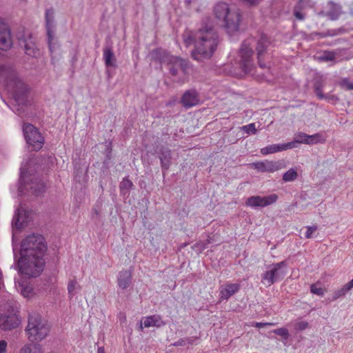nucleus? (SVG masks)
Listing matches in <instances>:
<instances>
[{"label": "nucleus", "mask_w": 353, "mask_h": 353, "mask_svg": "<svg viewBox=\"0 0 353 353\" xmlns=\"http://www.w3.org/2000/svg\"><path fill=\"white\" fill-rule=\"evenodd\" d=\"M330 9L327 12V16L331 20H336L341 14L342 10L340 5L335 3L332 1L329 3Z\"/></svg>", "instance_id": "nucleus-25"}, {"label": "nucleus", "mask_w": 353, "mask_h": 353, "mask_svg": "<svg viewBox=\"0 0 353 353\" xmlns=\"http://www.w3.org/2000/svg\"><path fill=\"white\" fill-rule=\"evenodd\" d=\"M25 52L27 55L37 57L38 54H39V50L35 47V44L33 43H28L26 41L25 46Z\"/></svg>", "instance_id": "nucleus-29"}, {"label": "nucleus", "mask_w": 353, "mask_h": 353, "mask_svg": "<svg viewBox=\"0 0 353 353\" xmlns=\"http://www.w3.org/2000/svg\"><path fill=\"white\" fill-rule=\"evenodd\" d=\"M17 111H18V114H20V112H19V108L17 109Z\"/></svg>", "instance_id": "nucleus-52"}, {"label": "nucleus", "mask_w": 353, "mask_h": 353, "mask_svg": "<svg viewBox=\"0 0 353 353\" xmlns=\"http://www.w3.org/2000/svg\"><path fill=\"white\" fill-rule=\"evenodd\" d=\"M243 3L250 6H254L259 5L263 0H241Z\"/></svg>", "instance_id": "nucleus-42"}, {"label": "nucleus", "mask_w": 353, "mask_h": 353, "mask_svg": "<svg viewBox=\"0 0 353 353\" xmlns=\"http://www.w3.org/2000/svg\"><path fill=\"white\" fill-rule=\"evenodd\" d=\"M12 44L8 25L0 18V50H7Z\"/></svg>", "instance_id": "nucleus-15"}, {"label": "nucleus", "mask_w": 353, "mask_h": 353, "mask_svg": "<svg viewBox=\"0 0 353 353\" xmlns=\"http://www.w3.org/2000/svg\"><path fill=\"white\" fill-rule=\"evenodd\" d=\"M185 245V244H183V245L181 246V248H184Z\"/></svg>", "instance_id": "nucleus-51"}, {"label": "nucleus", "mask_w": 353, "mask_h": 353, "mask_svg": "<svg viewBox=\"0 0 353 353\" xmlns=\"http://www.w3.org/2000/svg\"><path fill=\"white\" fill-rule=\"evenodd\" d=\"M298 173L294 168H290L289 170L285 172L283 175V180L285 182L294 181L296 179Z\"/></svg>", "instance_id": "nucleus-34"}, {"label": "nucleus", "mask_w": 353, "mask_h": 353, "mask_svg": "<svg viewBox=\"0 0 353 353\" xmlns=\"http://www.w3.org/2000/svg\"><path fill=\"white\" fill-rule=\"evenodd\" d=\"M26 143L35 150L43 147L44 138L39 130L31 123H23L22 127Z\"/></svg>", "instance_id": "nucleus-9"}, {"label": "nucleus", "mask_w": 353, "mask_h": 353, "mask_svg": "<svg viewBox=\"0 0 353 353\" xmlns=\"http://www.w3.org/2000/svg\"><path fill=\"white\" fill-rule=\"evenodd\" d=\"M19 353H43V351L39 344L32 343L23 346Z\"/></svg>", "instance_id": "nucleus-28"}, {"label": "nucleus", "mask_w": 353, "mask_h": 353, "mask_svg": "<svg viewBox=\"0 0 353 353\" xmlns=\"http://www.w3.org/2000/svg\"><path fill=\"white\" fill-rule=\"evenodd\" d=\"M183 39L186 46L194 44L192 57L199 61L210 58L219 43L216 32L213 28L207 27L201 28L196 32L186 31L183 34Z\"/></svg>", "instance_id": "nucleus-2"}, {"label": "nucleus", "mask_w": 353, "mask_h": 353, "mask_svg": "<svg viewBox=\"0 0 353 353\" xmlns=\"http://www.w3.org/2000/svg\"><path fill=\"white\" fill-rule=\"evenodd\" d=\"M21 323V319L16 313L0 315V329L10 330L14 329Z\"/></svg>", "instance_id": "nucleus-16"}, {"label": "nucleus", "mask_w": 353, "mask_h": 353, "mask_svg": "<svg viewBox=\"0 0 353 353\" xmlns=\"http://www.w3.org/2000/svg\"><path fill=\"white\" fill-rule=\"evenodd\" d=\"M275 323H262V322H256L255 323V327H258V328H261V327H263L265 326H268V325H274Z\"/></svg>", "instance_id": "nucleus-46"}, {"label": "nucleus", "mask_w": 353, "mask_h": 353, "mask_svg": "<svg viewBox=\"0 0 353 353\" xmlns=\"http://www.w3.org/2000/svg\"><path fill=\"white\" fill-rule=\"evenodd\" d=\"M314 91H315V94H316V96L318 97V98L319 99H323L325 98V97L323 92V90L320 85H315Z\"/></svg>", "instance_id": "nucleus-39"}, {"label": "nucleus", "mask_w": 353, "mask_h": 353, "mask_svg": "<svg viewBox=\"0 0 353 353\" xmlns=\"http://www.w3.org/2000/svg\"><path fill=\"white\" fill-rule=\"evenodd\" d=\"M306 139H307V144H309V145L316 144V143H323L325 141V139L319 133H316L312 135H309V134H306Z\"/></svg>", "instance_id": "nucleus-30"}, {"label": "nucleus", "mask_w": 353, "mask_h": 353, "mask_svg": "<svg viewBox=\"0 0 353 353\" xmlns=\"http://www.w3.org/2000/svg\"><path fill=\"white\" fill-rule=\"evenodd\" d=\"M241 130L245 133L248 134H255L256 133V129L254 123H249L242 126Z\"/></svg>", "instance_id": "nucleus-35"}, {"label": "nucleus", "mask_w": 353, "mask_h": 353, "mask_svg": "<svg viewBox=\"0 0 353 353\" xmlns=\"http://www.w3.org/2000/svg\"><path fill=\"white\" fill-rule=\"evenodd\" d=\"M311 6L310 0H299L294 9V15L298 20L302 21L305 19V14L301 10L306 7Z\"/></svg>", "instance_id": "nucleus-24"}, {"label": "nucleus", "mask_w": 353, "mask_h": 353, "mask_svg": "<svg viewBox=\"0 0 353 353\" xmlns=\"http://www.w3.org/2000/svg\"><path fill=\"white\" fill-rule=\"evenodd\" d=\"M32 219V211L25 210L21 205L17 209L15 214L12 220V224L14 227L19 230L28 224Z\"/></svg>", "instance_id": "nucleus-14"}, {"label": "nucleus", "mask_w": 353, "mask_h": 353, "mask_svg": "<svg viewBox=\"0 0 353 353\" xmlns=\"http://www.w3.org/2000/svg\"><path fill=\"white\" fill-rule=\"evenodd\" d=\"M318 283H316L315 284H312L310 285V292H311V293H312L314 294H316L318 296H323L325 294V290L322 288L318 287L317 286Z\"/></svg>", "instance_id": "nucleus-36"}, {"label": "nucleus", "mask_w": 353, "mask_h": 353, "mask_svg": "<svg viewBox=\"0 0 353 353\" xmlns=\"http://www.w3.org/2000/svg\"><path fill=\"white\" fill-rule=\"evenodd\" d=\"M213 12L215 18L223 23L228 35H234L239 31L241 14L239 9H232L228 3L219 2L214 6Z\"/></svg>", "instance_id": "nucleus-3"}, {"label": "nucleus", "mask_w": 353, "mask_h": 353, "mask_svg": "<svg viewBox=\"0 0 353 353\" xmlns=\"http://www.w3.org/2000/svg\"><path fill=\"white\" fill-rule=\"evenodd\" d=\"M343 85L349 90H353V83L349 81L347 79H344L343 81Z\"/></svg>", "instance_id": "nucleus-45"}, {"label": "nucleus", "mask_w": 353, "mask_h": 353, "mask_svg": "<svg viewBox=\"0 0 353 353\" xmlns=\"http://www.w3.org/2000/svg\"><path fill=\"white\" fill-rule=\"evenodd\" d=\"M103 59L106 68L117 67L116 58L110 46H105L103 50Z\"/></svg>", "instance_id": "nucleus-22"}, {"label": "nucleus", "mask_w": 353, "mask_h": 353, "mask_svg": "<svg viewBox=\"0 0 353 353\" xmlns=\"http://www.w3.org/2000/svg\"><path fill=\"white\" fill-rule=\"evenodd\" d=\"M350 290V289L346 284L342 288L334 290L332 293V301L337 300L338 299L345 296Z\"/></svg>", "instance_id": "nucleus-31"}, {"label": "nucleus", "mask_w": 353, "mask_h": 353, "mask_svg": "<svg viewBox=\"0 0 353 353\" xmlns=\"http://www.w3.org/2000/svg\"><path fill=\"white\" fill-rule=\"evenodd\" d=\"M326 35H328V36H333V35H334V34H332V33H328V34H327Z\"/></svg>", "instance_id": "nucleus-50"}, {"label": "nucleus", "mask_w": 353, "mask_h": 353, "mask_svg": "<svg viewBox=\"0 0 353 353\" xmlns=\"http://www.w3.org/2000/svg\"><path fill=\"white\" fill-rule=\"evenodd\" d=\"M273 333L276 335L281 336L284 339H288L289 337V332L288 329L285 327H281L273 330Z\"/></svg>", "instance_id": "nucleus-38"}, {"label": "nucleus", "mask_w": 353, "mask_h": 353, "mask_svg": "<svg viewBox=\"0 0 353 353\" xmlns=\"http://www.w3.org/2000/svg\"><path fill=\"white\" fill-rule=\"evenodd\" d=\"M288 145H290V149L296 148L299 144L304 143L307 144L306 134L304 132H299L294 135V140L287 143Z\"/></svg>", "instance_id": "nucleus-27"}, {"label": "nucleus", "mask_w": 353, "mask_h": 353, "mask_svg": "<svg viewBox=\"0 0 353 353\" xmlns=\"http://www.w3.org/2000/svg\"><path fill=\"white\" fill-rule=\"evenodd\" d=\"M46 245L42 235L32 234L21 242L17 268L19 273L29 277H37L42 272L44 267L43 259Z\"/></svg>", "instance_id": "nucleus-1"}, {"label": "nucleus", "mask_w": 353, "mask_h": 353, "mask_svg": "<svg viewBox=\"0 0 353 353\" xmlns=\"http://www.w3.org/2000/svg\"><path fill=\"white\" fill-rule=\"evenodd\" d=\"M45 183L40 177L37 176L28 177L26 165L21 167L18 188L19 195L21 196L24 194L25 189H30L32 194L39 196L45 191Z\"/></svg>", "instance_id": "nucleus-6"}, {"label": "nucleus", "mask_w": 353, "mask_h": 353, "mask_svg": "<svg viewBox=\"0 0 353 353\" xmlns=\"http://www.w3.org/2000/svg\"><path fill=\"white\" fill-rule=\"evenodd\" d=\"M254 39L249 38L243 41L239 51V65L242 71L245 74L252 73L254 68V61L252 59L253 50L252 45Z\"/></svg>", "instance_id": "nucleus-8"}, {"label": "nucleus", "mask_w": 353, "mask_h": 353, "mask_svg": "<svg viewBox=\"0 0 353 353\" xmlns=\"http://www.w3.org/2000/svg\"><path fill=\"white\" fill-rule=\"evenodd\" d=\"M97 353H105L104 347H103V346L98 347Z\"/></svg>", "instance_id": "nucleus-47"}, {"label": "nucleus", "mask_w": 353, "mask_h": 353, "mask_svg": "<svg viewBox=\"0 0 353 353\" xmlns=\"http://www.w3.org/2000/svg\"><path fill=\"white\" fill-rule=\"evenodd\" d=\"M287 268L286 261L270 265L268 270L262 274V281L270 286L274 283L282 281L287 274Z\"/></svg>", "instance_id": "nucleus-7"}, {"label": "nucleus", "mask_w": 353, "mask_h": 353, "mask_svg": "<svg viewBox=\"0 0 353 353\" xmlns=\"http://www.w3.org/2000/svg\"><path fill=\"white\" fill-rule=\"evenodd\" d=\"M161 165L163 172L167 171L171 165V150L168 148H162L159 152Z\"/></svg>", "instance_id": "nucleus-21"}, {"label": "nucleus", "mask_w": 353, "mask_h": 353, "mask_svg": "<svg viewBox=\"0 0 353 353\" xmlns=\"http://www.w3.org/2000/svg\"><path fill=\"white\" fill-rule=\"evenodd\" d=\"M7 342L4 340L0 341V353H6L7 349Z\"/></svg>", "instance_id": "nucleus-44"}, {"label": "nucleus", "mask_w": 353, "mask_h": 353, "mask_svg": "<svg viewBox=\"0 0 353 353\" xmlns=\"http://www.w3.org/2000/svg\"><path fill=\"white\" fill-rule=\"evenodd\" d=\"M140 327H141V328L143 327L142 323H141Z\"/></svg>", "instance_id": "nucleus-53"}, {"label": "nucleus", "mask_w": 353, "mask_h": 353, "mask_svg": "<svg viewBox=\"0 0 353 353\" xmlns=\"http://www.w3.org/2000/svg\"><path fill=\"white\" fill-rule=\"evenodd\" d=\"M306 228V232L305 234V237L306 239H312L314 238V234L317 230V225H307Z\"/></svg>", "instance_id": "nucleus-37"}, {"label": "nucleus", "mask_w": 353, "mask_h": 353, "mask_svg": "<svg viewBox=\"0 0 353 353\" xmlns=\"http://www.w3.org/2000/svg\"><path fill=\"white\" fill-rule=\"evenodd\" d=\"M145 327H160L165 325L162 318L159 315H152L146 316L143 322Z\"/></svg>", "instance_id": "nucleus-23"}, {"label": "nucleus", "mask_w": 353, "mask_h": 353, "mask_svg": "<svg viewBox=\"0 0 353 353\" xmlns=\"http://www.w3.org/2000/svg\"><path fill=\"white\" fill-rule=\"evenodd\" d=\"M26 332L29 341L37 343L43 341L48 335L50 327L47 321L37 314H30L28 317Z\"/></svg>", "instance_id": "nucleus-5"}, {"label": "nucleus", "mask_w": 353, "mask_h": 353, "mask_svg": "<svg viewBox=\"0 0 353 353\" xmlns=\"http://www.w3.org/2000/svg\"><path fill=\"white\" fill-rule=\"evenodd\" d=\"M270 45V42L268 37L265 34H261L260 39L257 41L256 52L258 63L261 68H270V65L266 63L263 62L264 60H267L270 58V54L268 53V47Z\"/></svg>", "instance_id": "nucleus-11"}, {"label": "nucleus", "mask_w": 353, "mask_h": 353, "mask_svg": "<svg viewBox=\"0 0 353 353\" xmlns=\"http://www.w3.org/2000/svg\"><path fill=\"white\" fill-rule=\"evenodd\" d=\"M191 0H188V3H190Z\"/></svg>", "instance_id": "nucleus-54"}, {"label": "nucleus", "mask_w": 353, "mask_h": 353, "mask_svg": "<svg viewBox=\"0 0 353 353\" xmlns=\"http://www.w3.org/2000/svg\"><path fill=\"white\" fill-rule=\"evenodd\" d=\"M290 145H288L287 143H279V144H272L269 145L266 147H264L261 149V153L263 155H268L270 154H274L279 152L285 151L287 150H290Z\"/></svg>", "instance_id": "nucleus-20"}, {"label": "nucleus", "mask_w": 353, "mask_h": 353, "mask_svg": "<svg viewBox=\"0 0 353 353\" xmlns=\"http://www.w3.org/2000/svg\"><path fill=\"white\" fill-rule=\"evenodd\" d=\"M45 20L48 47L51 54H52L55 51L56 46V44L53 43L55 34V21L54 10L52 8L46 9Z\"/></svg>", "instance_id": "nucleus-10"}, {"label": "nucleus", "mask_w": 353, "mask_h": 353, "mask_svg": "<svg viewBox=\"0 0 353 353\" xmlns=\"http://www.w3.org/2000/svg\"><path fill=\"white\" fill-rule=\"evenodd\" d=\"M346 285L348 286V288L351 290L353 288V279L349 281Z\"/></svg>", "instance_id": "nucleus-48"}, {"label": "nucleus", "mask_w": 353, "mask_h": 353, "mask_svg": "<svg viewBox=\"0 0 353 353\" xmlns=\"http://www.w3.org/2000/svg\"><path fill=\"white\" fill-rule=\"evenodd\" d=\"M197 340V337H185L180 339L174 342L172 345L174 346H186L193 345Z\"/></svg>", "instance_id": "nucleus-32"}, {"label": "nucleus", "mask_w": 353, "mask_h": 353, "mask_svg": "<svg viewBox=\"0 0 353 353\" xmlns=\"http://www.w3.org/2000/svg\"><path fill=\"white\" fill-rule=\"evenodd\" d=\"M308 327V323L306 321H300L296 323V329L299 331H303Z\"/></svg>", "instance_id": "nucleus-41"}, {"label": "nucleus", "mask_w": 353, "mask_h": 353, "mask_svg": "<svg viewBox=\"0 0 353 353\" xmlns=\"http://www.w3.org/2000/svg\"><path fill=\"white\" fill-rule=\"evenodd\" d=\"M13 252H14V259H16L17 254H16V253H15V249H14V248H13Z\"/></svg>", "instance_id": "nucleus-49"}, {"label": "nucleus", "mask_w": 353, "mask_h": 353, "mask_svg": "<svg viewBox=\"0 0 353 353\" xmlns=\"http://www.w3.org/2000/svg\"><path fill=\"white\" fill-rule=\"evenodd\" d=\"M67 290L68 297L70 299H72L77 293L81 291V287L76 279H72L68 281Z\"/></svg>", "instance_id": "nucleus-26"}, {"label": "nucleus", "mask_w": 353, "mask_h": 353, "mask_svg": "<svg viewBox=\"0 0 353 353\" xmlns=\"http://www.w3.org/2000/svg\"><path fill=\"white\" fill-rule=\"evenodd\" d=\"M334 59V54L330 52H325L324 54L321 57V60L323 61H332Z\"/></svg>", "instance_id": "nucleus-40"}, {"label": "nucleus", "mask_w": 353, "mask_h": 353, "mask_svg": "<svg viewBox=\"0 0 353 353\" xmlns=\"http://www.w3.org/2000/svg\"><path fill=\"white\" fill-rule=\"evenodd\" d=\"M132 186L133 183L127 177L123 178L119 185L121 193L125 194L127 192L132 188Z\"/></svg>", "instance_id": "nucleus-33"}, {"label": "nucleus", "mask_w": 353, "mask_h": 353, "mask_svg": "<svg viewBox=\"0 0 353 353\" xmlns=\"http://www.w3.org/2000/svg\"><path fill=\"white\" fill-rule=\"evenodd\" d=\"M151 56L153 59L161 63L167 64L170 73L172 76L177 74L179 69H181L184 74H186L190 68L188 61L171 55L166 50L160 48L153 50L151 52Z\"/></svg>", "instance_id": "nucleus-4"}, {"label": "nucleus", "mask_w": 353, "mask_h": 353, "mask_svg": "<svg viewBox=\"0 0 353 353\" xmlns=\"http://www.w3.org/2000/svg\"><path fill=\"white\" fill-rule=\"evenodd\" d=\"M31 290L30 288L28 286L23 287L21 285V294L24 297H28L31 293Z\"/></svg>", "instance_id": "nucleus-43"}, {"label": "nucleus", "mask_w": 353, "mask_h": 353, "mask_svg": "<svg viewBox=\"0 0 353 353\" xmlns=\"http://www.w3.org/2000/svg\"><path fill=\"white\" fill-rule=\"evenodd\" d=\"M181 101L186 108L194 106L199 103V94L194 89L187 90L183 94Z\"/></svg>", "instance_id": "nucleus-18"}, {"label": "nucleus", "mask_w": 353, "mask_h": 353, "mask_svg": "<svg viewBox=\"0 0 353 353\" xmlns=\"http://www.w3.org/2000/svg\"><path fill=\"white\" fill-rule=\"evenodd\" d=\"M117 285L122 290L127 289L132 283V272L123 270L120 271L117 275Z\"/></svg>", "instance_id": "nucleus-19"}, {"label": "nucleus", "mask_w": 353, "mask_h": 353, "mask_svg": "<svg viewBox=\"0 0 353 353\" xmlns=\"http://www.w3.org/2000/svg\"><path fill=\"white\" fill-rule=\"evenodd\" d=\"M252 166L259 172L272 173L283 168L285 167V163L282 160H265L263 161L253 163Z\"/></svg>", "instance_id": "nucleus-13"}, {"label": "nucleus", "mask_w": 353, "mask_h": 353, "mask_svg": "<svg viewBox=\"0 0 353 353\" xmlns=\"http://www.w3.org/2000/svg\"><path fill=\"white\" fill-rule=\"evenodd\" d=\"M240 290L239 283H226L219 288L220 300H228L232 295L238 292Z\"/></svg>", "instance_id": "nucleus-17"}, {"label": "nucleus", "mask_w": 353, "mask_h": 353, "mask_svg": "<svg viewBox=\"0 0 353 353\" xmlns=\"http://www.w3.org/2000/svg\"><path fill=\"white\" fill-rule=\"evenodd\" d=\"M278 196L276 194H271L268 196H252L247 199L245 205L252 208H265L271 205L276 202Z\"/></svg>", "instance_id": "nucleus-12"}]
</instances>
